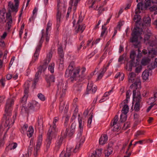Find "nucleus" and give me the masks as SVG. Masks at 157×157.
I'll use <instances>...</instances> for the list:
<instances>
[{"mask_svg":"<svg viewBox=\"0 0 157 157\" xmlns=\"http://www.w3.org/2000/svg\"><path fill=\"white\" fill-rule=\"evenodd\" d=\"M142 29L138 27H135L132 31V37L130 39V42L132 43L135 48H138V53L136 59V63L137 64H139L138 59L142 56V52L139 49V48L140 46V42L138 41V36L142 34Z\"/></svg>","mask_w":157,"mask_h":157,"instance_id":"1","label":"nucleus"},{"mask_svg":"<svg viewBox=\"0 0 157 157\" xmlns=\"http://www.w3.org/2000/svg\"><path fill=\"white\" fill-rule=\"evenodd\" d=\"M79 69L75 68V63L73 61L71 62L66 70L65 76L66 77H70L71 80L72 81L73 80L78 81L82 80L83 75L81 77L79 76Z\"/></svg>","mask_w":157,"mask_h":157,"instance_id":"2","label":"nucleus"},{"mask_svg":"<svg viewBox=\"0 0 157 157\" xmlns=\"http://www.w3.org/2000/svg\"><path fill=\"white\" fill-rule=\"evenodd\" d=\"M52 53L50 52L47 54L46 58L41 62V65L38 68V73L41 74L42 72H44L46 70L47 66L50 62L52 57Z\"/></svg>","mask_w":157,"mask_h":157,"instance_id":"3","label":"nucleus"},{"mask_svg":"<svg viewBox=\"0 0 157 157\" xmlns=\"http://www.w3.org/2000/svg\"><path fill=\"white\" fill-rule=\"evenodd\" d=\"M44 31L45 30L44 29H43L42 30V36L39 42L38 45L36 48V50L34 53L33 56V57L30 63V65L33 64L38 59L40 51L44 41V39L43 40V38L45 36Z\"/></svg>","mask_w":157,"mask_h":157,"instance_id":"4","label":"nucleus"},{"mask_svg":"<svg viewBox=\"0 0 157 157\" xmlns=\"http://www.w3.org/2000/svg\"><path fill=\"white\" fill-rule=\"evenodd\" d=\"M69 130V129L68 128L66 129L65 132L64 130H63L61 132V136H58L55 144V150L56 151H58L59 150L62 144L63 140V137H66L67 135V133Z\"/></svg>","mask_w":157,"mask_h":157,"instance_id":"5","label":"nucleus"},{"mask_svg":"<svg viewBox=\"0 0 157 157\" xmlns=\"http://www.w3.org/2000/svg\"><path fill=\"white\" fill-rule=\"evenodd\" d=\"M78 131L79 132L77 135V136H79V138L80 139L81 137V141L82 143H84L85 140L84 136H82L83 129L84 126V121H82V118L81 117L80 114L78 115Z\"/></svg>","mask_w":157,"mask_h":157,"instance_id":"6","label":"nucleus"},{"mask_svg":"<svg viewBox=\"0 0 157 157\" xmlns=\"http://www.w3.org/2000/svg\"><path fill=\"white\" fill-rule=\"evenodd\" d=\"M58 131H54V129L50 128L47 134V138L45 142V145L46 147V151H47L50 147L51 143V140L55 133Z\"/></svg>","mask_w":157,"mask_h":157,"instance_id":"7","label":"nucleus"},{"mask_svg":"<svg viewBox=\"0 0 157 157\" xmlns=\"http://www.w3.org/2000/svg\"><path fill=\"white\" fill-rule=\"evenodd\" d=\"M62 4L60 3L59 0L57 1V12L56 16V28L58 30L61 21V10L63 8Z\"/></svg>","mask_w":157,"mask_h":157,"instance_id":"8","label":"nucleus"},{"mask_svg":"<svg viewBox=\"0 0 157 157\" xmlns=\"http://www.w3.org/2000/svg\"><path fill=\"white\" fill-rule=\"evenodd\" d=\"M133 99L136 102L135 103L142 105L143 101L139 90H134L133 91Z\"/></svg>","mask_w":157,"mask_h":157,"instance_id":"9","label":"nucleus"},{"mask_svg":"<svg viewBox=\"0 0 157 157\" xmlns=\"http://www.w3.org/2000/svg\"><path fill=\"white\" fill-rule=\"evenodd\" d=\"M13 104L14 100L13 99H9L7 100L5 109V112L7 115L10 116L11 115L12 111L11 107Z\"/></svg>","mask_w":157,"mask_h":157,"instance_id":"10","label":"nucleus"},{"mask_svg":"<svg viewBox=\"0 0 157 157\" xmlns=\"http://www.w3.org/2000/svg\"><path fill=\"white\" fill-rule=\"evenodd\" d=\"M9 10L8 12L6 14V21H7V28L8 29H10L11 27V25L12 23L13 20L12 17L11 16V11L12 12H15L16 13L15 11H13L9 6Z\"/></svg>","mask_w":157,"mask_h":157,"instance_id":"11","label":"nucleus"},{"mask_svg":"<svg viewBox=\"0 0 157 157\" xmlns=\"http://www.w3.org/2000/svg\"><path fill=\"white\" fill-rule=\"evenodd\" d=\"M93 82L91 81H89L87 87L86 94L94 93L96 92L97 90V87L95 86L93 87Z\"/></svg>","mask_w":157,"mask_h":157,"instance_id":"12","label":"nucleus"},{"mask_svg":"<svg viewBox=\"0 0 157 157\" xmlns=\"http://www.w3.org/2000/svg\"><path fill=\"white\" fill-rule=\"evenodd\" d=\"M14 2H15L14 6L11 2H9V6L12 11L17 12L18 11L19 4V0H14Z\"/></svg>","mask_w":157,"mask_h":157,"instance_id":"13","label":"nucleus"},{"mask_svg":"<svg viewBox=\"0 0 157 157\" xmlns=\"http://www.w3.org/2000/svg\"><path fill=\"white\" fill-rule=\"evenodd\" d=\"M52 25V23L49 21L47 24V27L46 29L45 37L46 42L48 43L49 39L50 34H49V31H50Z\"/></svg>","mask_w":157,"mask_h":157,"instance_id":"14","label":"nucleus"},{"mask_svg":"<svg viewBox=\"0 0 157 157\" xmlns=\"http://www.w3.org/2000/svg\"><path fill=\"white\" fill-rule=\"evenodd\" d=\"M45 79L47 82L48 87H50L52 85V83L55 82V77L52 75H46Z\"/></svg>","mask_w":157,"mask_h":157,"instance_id":"15","label":"nucleus"},{"mask_svg":"<svg viewBox=\"0 0 157 157\" xmlns=\"http://www.w3.org/2000/svg\"><path fill=\"white\" fill-rule=\"evenodd\" d=\"M29 109L36 110L39 108V104L36 101H33L32 103L29 104Z\"/></svg>","mask_w":157,"mask_h":157,"instance_id":"16","label":"nucleus"},{"mask_svg":"<svg viewBox=\"0 0 157 157\" xmlns=\"http://www.w3.org/2000/svg\"><path fill=\"white\" fill-rule=\"evenodd\" d=\"M58 52L60 57V63L62 65L63 64L64 61V53L63 48L61 47L58 48Z\"/></svg>","mask_w":157,"mask_h":157,"instance_id":"17","label":"nucleus"},{"mask_svg":"<svg viewBox=\"0 0 157 157\" xmlns=\"http://www.w3.org/2000/svg\"><path fill=\"white\" fill-rule=\"evenodd\" d=\"M67 84L65 83V84L62 82H59L57 85L58 90L60 91H62L63 92H65L67 89Z\"/></svg>","mask_w":157,"mask_h":157,"instance_id":"18","label":"nucleus"},{"mask_svg":"<svg viewBox=\"0 0 157 157\" xmlns=\"http://www.w3.org/2000/svg\"><path fill=\"white\" fill-rule=\"evenodd\" d=\"M59 117H54L52 125L50 126V128L54 129V131H58V129L57 128V124L59 121Z\"/></svg>","mask_w":157,"mask_h":157,"instance_id":"19","label":"nucleus"},{"mask_svg":"<svg viewBox=\"0 0 157 157\" xmlns=\"http://www.w3.org/2000/svg\"><path fill=\"white\" fill-rule=\"evenodd\" d=\"M138 64L134 62L133 60H130L128 64H127L126 67L127 70L129 71L132 70V68L133 67H136Z\"/></svg>","mask_w":157,"mask_h":157,"instance_id":"20","label":"nucleus"},{"mask_svg":"<svg viewBox=\"0 0 157 157\" xmlns=\"http://www.w3.org/2000/svg\"><path fill=\"white\" fill-rule=\"evenodd\" d=\"M118 120V116L117 115H116L114 118L113 123L111 124L112 126L114 128H113V130L114 131L117 130L119 128V126H118L117 125H116V126H115V125L116 124Z\"/></svg>","mask_w":157,"mask_h":157,"instance_id":"21","label":"nucleus"},{"mask_svg":"<svg viewBox=\"0 0 157 157\" xmlns=\"http://www.w3.org/2000/svg\"><path fill=\"white\" fill-rule=\"evenodd\" d=\"M108 140V137L106 135H103L101 136L99 140L100 144L103 145L105 144Z\"/></svg>","mask_w":157,"mask_h":157,"instance_id":"22","label":"nucleus"},{"mask_svg":"<svg viewBox=\"0 0 157 157\" xmlns=\"http://www.w3.org/2000/svg\"><path fill=\"white\" fill-rule=\"evenodd\" d=\"M76 126V123L75 122H73L71 126L70 132H68V135L71 136L73 135L75 132Z\"/></svg>","mask_w":157,"mask_h":157,"instance_id":"23","label":"nucleus"},{"mask_svg":"<svg viewBox=\"0 0 157 157\" xmlns=\"http://www.w3.org/2000/svg\"><path fill=\"white\" fill-rule=\"evenodd\" d=\"M136 75V74L133 72L129 73L128 76V82L130 83L133 82L135 81Z\"/></svg>","mask_w":157,"mask_h":157,"instance_id":"24","label":"nucleus"},{"mask_svg":"<svg viewBox=\"0 0 157 157\" xmlns=\"http://www.w3.org/2000/svg\"><path fill=\"white\" fill-rule=\"evenodd\" d=\"M86 26L84 25L78 24V27L75 29V33H77L78 32L82 33L85 28Z\"/></svg>","mask_w":157,"mask_h":157,"instance_id":"25","label":"nucleus"},{"mask_svg":"<svg viewBox=\"0 0 157 157\" xmlns=\"http://www.w3.org/2000/svg\"><path fill=\"white\" fill-rule=\"evenodd\" d=\"M129 107L128 106L126 105L125 104L122 109V113L121 114V117L123 115H124V117H125V115H126L127 113L129 110Z\"/></svg>","mask_w":157,"mask_h":157,"instance_id":"26","label":"nucleus"},{"mask_svg":"<svg viewBox=\"0 0 157 157\" xmlns=\"http://www.w3.org/2000/svg\"><path fill=\"white\" fill-rule=\"evenodd\" d=\"M97 1V0H88L86 1V4L89 8H93L94 7V5Z\"/></svg>","mask_w":157,"mask_h":157,"instance_id":"27","label":"nucleus"},{"mask_svg":"<svg viewBox=\"0 0 157 157\" xmlns=\"http://www.w3.org/2000/svg\"><path fill=\"white\" fill-rule=\"evenodd\" d=\"M103 5H101L100 6L98 9V5L95 8H94V9L95 10H98V17L100 16L101 14L103 12L105 11V8H103Z\"/></svg>","mask_w":157,"mask_h":157,"instance_id":"28","label":"nucleus"},{"mask_svg":"<svg viewBox=\"0 0 157 157\" xmlns=\"http://www.w3.org/2000/svg\"><path fill=\"white\" fill-rule=\"evenodd\" d=\"M5 13V9H3L0 10V23H4V22Z\"/></svg>","mask_w":157,"mask_h":157,"instance_id":"29","label":"nucleus"},{"mask_svg":"<svg viewBox=\"0 0 157 157\" xmlns=\"http://www.w3.org/2000/svg\"><path fill=\"white\" fill-rule=\"evenodd\" d=\"M151 61V59L147 57H144L142 58L141 63L142 65L144 66H145L150 63Z\"/></svg>","mask_w":157,"mask_h":157,"instance_id":"30","label":"nucleus"},{"mask_svg":"<svg viewBox=\"0 0 157 157\" xmlns=\"http://www.w3.org/2000/svg\"><path fill=\"white\" fill-rule=\"evenodd\" d=\"M42 141V135H40L38 136V139L36 145V148L37 149H39L41 145Z\"/></svg>","mask_w":157,"mask_h":157,"instance_id":"31","label":"nucleus"},{"mask_svg":"<svg viewBox=\"0 0 157 157\" xmlns=\"http://www.w3.org/2000/svg\"><path fill=\"white\" fill-rule=\"evenodd\" d=\"M33 132L34 129L33 127L32 126H29L28 130L27 132V136L29 138L33 136Z\"/></svg>","mask_w":157,"mask_h":157,"instance_id":"32","label":"nucleus"},{"mask_svg":"<svg viewBox=\"0 0 157 157\" xmlns=\"http://www.w3.org/2000/svg\"><path fill=\"white\" fill-rule=\"evenodd\" d=\"M70 151L69 150H67L66 152L65 151H63L60 155L59 157H70Z\"/></svg>","mask_w":157,"mask_h":157,"instance_id":"33","label":"nucleus"},{"mask_svg":"<svg viewBox=\"0 0 157 157\" xmlns=\"http://www.w3.org/2000/svg\"><path fill=\"white\" fill-rule=\"evenodd\" d=\"M113 152V148L111 147H108L107 149L105 150L104 153L105 157H108Z\"/></svg>","mask_w":157,"mask_h":157,"instance_id":"34","label":"nucleus"},{"mask_svg":"<svg viewBox=\"0 0 157 157\" xmlns=\"http://www.w3.org/2000/svg\"><path fill=\"white\" fill-rule=\"evenodd\" d=\"M107 67H105V66H104L103 67L101 70V72L100 73L99 75H98L97 79H101L102 76H103L104 74L106 71L107 70Z\"/></svg>","mask_w":157,"mask_h":157,"instance_id":"35","label":"nucleus"},{"mask_svg":"<svg viewBox=\"0 0 157 157\" xmlns=\"http://www.w3.org/2000/svg\"><path fill=\"white\" fill-rule=\"evenodd\" d=\"M156 55V52L155 50H151L148 52V57L153 58Z\"/></svg>","mask_w":157,"mask_h":157,"instance_id":"36","label":"nucleus"},{"mask_svg":"<svg viewBox=\"0 0 157 157\" xmlns=\"http://www.w3.org/2000/svg\"><path fill=\"white\" fill-rule=\"evenodd\" d=\"M147 32V34H146L144 35V41L146 44L149 43V39L151 34V33L148 32Z\"/></svg>","mask_w":157,"mask_h":157,"instance_id":"37","label":"nucleus"},{"mask_svg":"<svg viewBox=\"0 0 157 157\" xmlns=\"http://www.w3.org/2000/svg\"><path fill=\"white\" fill-rule=\"evenodd\" d=\"M144 23L147 26H150L151 22V19L149 17H144Z\"/></svg>","mask_w":157,"mask_h":157,"instance_id":"38","label":"nucleus"},{"mask_svg":"<svg viewBox=\"0 0 157 157\" xmlns=\"http://www.w3.org/2000/svg\"><path fill=\"white\" fill-rule=\"evenodd\" d=\"M141 82L140 80L139 79H137L136 81L135 82L134 84H132L130 86L131 88L133 86H135L136 89H137L138 87V86H140V85Z\"/></svg>","mask_w":157,"mask_h":157,"instance_id":"39","label":"nucleus"},{"mask_svg":"<svg viewBox=\"0 0 157 157\" xmlns=\"http://www.w3.org/2000/svg\"><path fill=\"white\" fill-rule=\"evenodd\" d=\"M17 146V144L16 143H11L7 147L10 150L14 149L16 148Z\"/></svg>","mask_w":157,"mask_h":157,"instance_id":"40","label":"nucleus"},{"mask_svg":"<svg viewBox=\"0 0 157 157\" xmlns=\"http://www.w3.org/2000/svg\"><path fill=\"white\" fill-rule=\"evenodd\" d=\"M55 67V63H52L49 64L48 67V70L50 71L52 73L54 72Z\"/></svg>","mask_w":157,"mask_h":157,"instance_id":"41","label":"nucleus"},{"mask_svg":"<svg viewBox=\"0 0 157 157\" xmlns=\"http://www.w3.org/2000/svg\"><path fill=\"white\" fill-rule=\"evenodd\" d=\"M107 33V28L105 25H102V32L101 35V36L102 37L104 35H106Z\"/></svg>","mask_w":157,"mask_h":157,"instance_id":"42","label":"nucleus"},{"mask_svg":"<svg viewBox=\"0 0 157 157\" xmlns=\"http://www.w3.org/2000/svg\"><path fill=\"white\" fill-rule=\"evenodd\" d=\"M149 75V73L148 71L147 70L144 71L142 74V77L143 79L146 80L148 79Z\"/></svg>","mask_w":157,"mask_h":157,"instance_id":"43","label":"nucleus"},{"mask_svg":"<svg viewBox=\"0 0 157 157\" xmlns=\"http://www.w3.org/2000/svg\"><path fill=\"white\" fill-rule=\"evenodd\" d=\"M25 90H24V95H28V94L29 91V85L28 82H26L24 84Z\"/></svg>","mask_w":157,"mask_h":157,"instance_id":"44","label":"nucleus"},{"mask_svg":"<svg viewBox=\"0 0 157 157\" xmlns=\"http://www.w3.org/2000/svg\"><path fill=\"white\" fill-rule=\"evenodd\" d=\"M155 1H153V0H145V5L146 6H148L151 5V2L152 3H157V0H154Z\"/></svg>","mask_w":157,"mask_h":157,"instance_id":"45","label":"nucleus"},{"mask_svg":"<svg viewBox=\"0 0 157 157\" xmlns=\"http://www.w3.org/2000/svg\"><path fill=\"white\" fill-rule=\"evenodd\" d=\"M40 74H40L38 72H37L36 73L35 75V78L34 79V83L33 84V85H35L36 83L38 82L39 80V79L40 77Z\"/></svg>","mask_w":157,"mask_h":157,"instance_id":"46","label":"nucleus"},{"mask_svg":"<svg viewBox=\"0 0 157 157\" xmlns=\"http://www.w3.org/2000/svg\"><path fill=\"white\" fill-rule=\"evenodd\" d=\"M21 112L22 114L27 113L28 112L27 108L24 105H22L21 107Z\"/></svg>","mask_w":157,"mask_h":157,"instance_id":"47","label":"nucleus"},{"mask_svg":"<svg viewBox=\"0 0 157 157\" xmlns=\"http://www.w3.org/2000/svg\"><path fill=\"white\" fill-rule=\"evenodd\" d=\"M28 127V126L27 124H25L23 126L21 127V132L22 134L24 133L26 131Z\"/></svg>","mask_w":157,"mask_h":157,"instance_id":"48","label":"nucleus"},{"mask_svg":"<svg viewBox=\"0 0 157 157\" xmlns=\"http://www.w3.org/2000/svg\"><path fill=\"white\" fill-rule=\"evenodd\" d=\"M136 54L135 52L134 51H131L130 54V58L132 59L131 60H133L134 62H135V58L136 56Z\"/></svg>","mask_w":157,"mask_h":157,"instance_id":"49","label":"nucleus"},{"mask_svg":"<svg viewBox=\"0 0 157 157\" xmlns=\"http://www.w3.org/2000/svg\"><path fill=\"white\" fill-rule=\"evenodd\" d=\"M78 140L79 141V143L78 144H77L75 146V148L74 150V151L75 152L76 151H77L78 149L82 144L83 143H82V141H80V140H81V137H80V139L79 138V136H78Z\"/></svg>","mask_w":157,"mask_h":157,"instance_id":"50","label":"nucleus"},{"mask_svg":"<svg viewBox=\"0 0 157 157\" xmlns=\"http://www.w3.org/2000/svg\"><path fill=\"white\" fill-rule=\"evenodd\" d=\"M28 95H24L21 101V105H24L26 101Z\"/></svg>","mask_w":157,"mask_h":157,"instance_id":"51","label":"nucleus"},{"mask_svg":"<svg viewBox=\"0 0 157 157\" xmlns=\"http://www.w3.org/2000/svg\"><path fill=\"white\" fill-rule=\"evenodd\" d=\"M142 105L140 104L135 103L134 109L136 111H139L140 110V107H141Z\"/></svg>","mask_w":157,"mask_h":157,"instance_id":"52","label":"nucleus"},{"mask_svg":"<svg viewBox=\"0 0 157 157\" xmlns=\"http://www.w3.org/2000/svg\"><path fill=\"white\" fill-rule=\"evenodd\" d=\"M93 117V115L92 114H91V115L90 116V117H89L88 120V124H87V126L88 127L90 128L91 127V123L92 121V119Z\"/></svg>","mask_w":157,"mask_h":157,"instance_id":"53","label":"nucleus"},{"mask_svg":"<svg viewBox=\"0 0 157 157\" xmlns=\"http://www.w3.org/2000/svg\"><path fill=\"white\" fill-rule=\"evenodd\" d=\"M63 118H65L64 122V125L67 126V123L69 121L70 116L68 115H66L65 117H63Z\"/></svg>","mask_w":157,"mask_h":157,"instance_id":"54","label":"nucleus"},{"mask_svg":"<svg viewBox=\"0 0 157 157\" xmlns=\"http://www.w3.org/2000/svg\"><path fill=\"white\" fill-rule=\"evenodd\" d=\"M107 53V52H106V51H105V52H104V53L103 54L100 58L99 64H100V63L102 62L103 60L106 57Z\"/></svg>","mask_w":157,"mask_h":157,"instance_id":"55","label":"nucleus"},{"mask_svg":"<svg viewBox=\"0 0 157 157\" xmlns=\"http://www.w3.org/2000/svg\"><path fill=\"white\" fill-rule=\"evenodd\" d=\"M150 67H151L149 68L150 70L154 69L155 68L157 67V62H155V60L153 63H151Z\"/></svg>","mask_w":157,"mask_h":157,"instance_id":"56","label":"nucleus"},{"mask_svg":"<svg viewBox=\"0 0 157 157\" xmlns=\"http://www.w3.org/2000/svg\"><path fill=\"white\" fill-rule=\"evenodd\" d=\"M65 105V103L64 102H61L60 104L59 110L60 112H62L63 110Z\"/></svg>","mask_w":157,"mask_h":157,"instance_id":"57","label":"nucleus"},{"mask_svg":"<svg viewBox=\"0 0 157 157\" xmlns=\"http://www.w3.org/2000/svg\"><path fill=\"white\" fill-rule=\"evenodd\" d=\"M37 97L39 98L42 101H44L45 99L44 95L41 93L38 94L37 95Z\"/></svg>","mask_w":157,"mask_h":157,"instance_id":"58","label":"nucleus"},{"mask_svg":"<svg viewBox=\"0 0 157 157\" xmlns=\"http://www.w3.org/2000/svg\"><path fill=\"white\" fill-rule=\"evenodd\" d=\"M124 115H123L121 117V114L120 116V119L119 121L122 123L123 122H124L126 121L127 119V115H125V117H124Z\"/></svg>","mask_w":157,"mask_h":157,"instance_id":"59","label":"nucleus"},{"mask_svg":"<svg viewBox=\"0 0 157 157\" xmlns=\"http://www.w3.org/2000/svg\"><path fill=\"white\" fill-rule=\"evenodd\" d=\"M102 151L101 149H97L96 150L95 153L94 154H95L96 156L98 155V156H99L101 154Z\"/></svg>","mask_w":157,"mask_h":157,"instance_id":"60","label":"nucleus"},{"mask_svg":"<svg viewBox=\"0 0 157 157\" xmlns=\"http://www.w3.org/2000/svg\"><path fill=\"white\" fill-rule=\"evenodd\" d=\"M142 69L141 66L140 65L137 67L135 69V72L137 73H139L141 71Z\"/></svg>","mask_w":157,"mask_h":157,"instance_id":"61","label":"nucleus"},{"mask_svg":"<svg viewBox=\"0 0 157 157\" xmlns=\"http://www.w3.org/2000/svg\"><path fill=\"white\" fill-rule=\"evenodd\" d=\"M80 1V0H75L74 2V6H73V9L74 10H75L76 9V6L77 5V4L78 2Z\"/></svg>","mask_w":157,"mask_h":157,"instance_id":"62","label":"nucleus"},{"mask_svg":"<svg viewBox=\"0 0 157 157\" xmlns=\"http://www.w3.org/2000/svg\"><path fill=\"white\" fill-rule=\"evenodd\" d=\"M143 4L142 2H140L137 5V8L140 9L142 10V6Z\"/></svg>","mask_w":157,"mask_h":157,"instance_id":"63","label":"nucleus"},{"mask_svg":"<svg viewBox=\"0 0 157 157\" xmlns=\"http://www.w3.org/2000/svg\"><path fill=\"white\" fill-rule=\"evenodd\" d=\"M150 9L151 11L156 10H157V6L154 5L152 6L150 8Z\"/></svg>","mask_w":157,"mask_h":157,"instance_id":"64","label":"nucleus"}]
</instances>
